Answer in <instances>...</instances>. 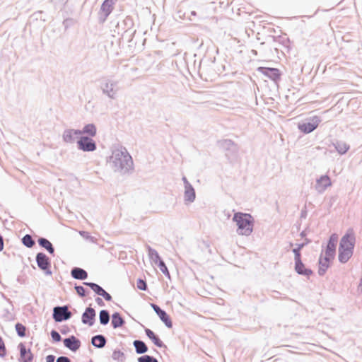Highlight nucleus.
<instances>
[{
    "label": "nucleus",
    "instance_id": "obj_1",
    "mask_svg": "<svg viewBox=\"0 0 362 362\" xmlns=\"http://www.w3.org/2000/svg\"><path fill=\"white\" fill-rule=\"evenodd\" d=\"M109 163L115 172L122 175L132 173L134 170L132 158L125 148L113 150Z\"/></svg>",
    "mask_w": 362,
    "mask_h": 362
},
{
    "label": "nucleus",
    "instance_id": "obj_2",
    "mask_svg": "<svg viewBox=\"0 0 362 362\" xmlns=\"http://www.w3.org/2000/svg\"><path fill=\"white\" fill-rule=\"evenodd\" d=\"M356 238L352 229L348 230L341 238L339 246L338 259L341 263H346L352 257Z\"/></svg>",
    "mask_w": 362,
    "mask_h": 362
},
{
    "label": "nucleus",
    "instance_id": "obj_3",
    "mask_svg": "<svg viewBox=\"0 0 362 362\" xmlns=\"http://www.w3.org/2000/svg\"><path fill=\"white\" fill-rule=\"evenodd\" d=\"M236 223V233L240 235L249 236L253 231L255 220L253 216L247 213L236 212L232 218Z\"/></svg>",
    "mask_w": 362,
    "mask_h": 362
},
{
    "label": "nucleus",
    "instance_id": "obj_4",
    "mask_svg": "<svg viewBox=\"0 0 362 362\" xmlns=\"http://www.w3.org/2000/svg\"><path fill=\"white\" fill-rule=\"evenodd\" d=\"M100 88L102 93L110 99L114 100L117 98L119 90L118 81L108 77H103L100 79Z\"/></svg>",
    "mask_w": 362,
    "mask_h": 362
},
{
    "label": "nucleus",
    "instance_id": "obj_5",
    "mask_svg": "<svg viewBox=\"0 0 362 362\" xmlns=\"http://www.w3.org/2000/svg\"><path fill=\"white\" fill-rule=\"evenodd\" d=\"M35 261L39 269L43 271L45 275L50 276L52 274L51 261L45 253L38 252L36 255Z\"/></svg>",
    "mask_w": 362,
    "mask_h": 362
},
{
    "label": "nucleus",
    "instance_id": "obj_6",
    "mask_svg": "<svg viewBox=\"0 0 362 362\" xmlns=\"http://www.w3.org/2000/svg\"><path fill=\"white\" fill-rule=\"evenodd\" d=\"M71 316L72 313L67 305L56 306L53 309L52 317L57 322L68 320Z\"/></svg>",
    "mask_w": 362,
    "mask_h": 362
},
{
    "label": "nucleus",
    "instance_id": "obj_7",
    "mask_svg": "<svg viewBox=\"0 0 362 362\" xmlns=\"http://www.w3.org/2000/svg\"><path fill=\"white\" fill-rule=\"evenodd\" d=\"M218 147L226 152L227 157L235 156L238 152V145L231 139H222L218 141Z\"/></svg>",
    "mask_w": 362,
    "mask_h": 362
},
{
    "label": "nucleus",
    "instance_id": "obj_8",
    "mask_svg": "<svg viewBox=\"0 0 362 362\" xmlns=\"http://www.w3.org/2000/svg\"><path fill=\"white\" fill-rule=\"evenodd\" d=\"M321 122V119L318 116H313L307 119V122L298 124V129L304 134H309L313 132Z\"/></svg>",
    "mask_w": 362,
    "mask_h": 362
},
{
    "label": "nucleus",
    "instance_id": "obj_9",
    "mask_svg": "<svg viewBox=\"0 0 362 362\" xmlns=\"http://www.w3.org/2000/svg\"><path fill=\"white\" fill-rule=\"evenodd\" d=\"M117 0H105L101 6L99 13V22L103 23H104L110 14L112 12L114 9V5L117 2Z\"/></svg>",
    "mask_w": 362,
    "mask_h": 362
},
{
    "label": "nucleus",
    "instance_id": "obj_10",
    "mask_svg": "<svg viewBox=\"0 0 362 362\" xmlns=\"http://www.w3.org/2000/svg\"><path fill=\"white\" fill-rule=\"evenodd\" d=\"M77 146L79 150L84 152H92L97 148L95 141L89 136H81L77 141Z\"/></svg>",
    "mask_w": 362,
    "mask_h": 362
},
{
    "label": "nucleus",
    "instance_id": "obj_11",
    "mask_svg": "<svg viewBox=\"0 0 362 362\" xmlns=\"http://www.w3.org/2000/svg\"><path fill=\"white\" fill-rule=\"evenodd\" d=\"M124 30L123 36L129 37V42L132 41L136 30H134V21L132 17L127 16L120 24H118Z\"/></svg>",
    "mask_w": 362,
    "mask_h": 362
},
{
    "label": "nucleus",
    "instance_id": "obj_12",
    "mask_svg": "<svg viewBox=\"0 0 362 362\" xmlns=\"http://www.w3.org/2000/svg\"><path fill=\"white\" fill-rule=\"evenodd\" d=\"M257 71L273 81L275 83H278L281 80V74L277 68L260 66L257 68Z\"/></svg>",
    "mask_w": 362,
    "mask_h": 362
},
{
    "label": "nucleus",
    "instance_id": "obj_13",
    "mask_svg": "<svg viewBox=\"0 0 362 362\" xmlns=\"http://www.w3.org/2000/svg\"><path fill=\"white\" fill-rule=\"evenodd\" d=\"M96 313L94 308L88 307L81 315V322L84 325H88L91 327L94 325L95 321Z\"/></svg>",
    "mask_w": 362,
    "mask_h": 362
},
{
    "label": "nucleus",
    "instance_id": "obj_14",
    "mask_svg": "<svg viewBox=\"0 0 362 362\" xmlns=\"http://www.w3.org/2000/svg\"><path fill=\"white\" fill-rule=\"evenodd\" d=\"M18 349L20 351V357L18 358L19 362L33 361L34 356L31 352L30 349H27L25 345L22 342L18 345Z\"/></svg>",
    "mask_w": 362,
    "mask_h": 362
},
{
    "label": "nucleus",
    "instance_id": "obj_15",
    "mask_svg": "<svg viewBox=\"0 0 362 362\" xmlns=\"http://www.w3.org/2000/svg\"><path fill=\"white\" fill-rule=\"evenodd\" d=\"M337 234H332L328 240L326 250L325 251V255L331 258H334L336 255V246L337 243Z\"/></svg>",
    "mask_w": 362,
    "mask_h": 362
},
{
    "label": "nucleus",
    "instance_id": "obj_16",
    "mask_svg": "<svg viewBox=\"0 0 362 362\" xmlns=\"http://www.w3.org/2000/svg\"><path fill=\"white\" fill-rule=\"evenodd\" d=\"M332 182L328 175H321L316 180L315 188L318 193H323L326 189L331 186Z\"/></svg>",
    "mask_w": 362,
    "mask_h": 362
},
{
    "label": "nucleus",
    "instance_id": "obj_17",
    "mask_svg": "<svg viewBox=\"0 0 362 362\" xmlns=\"http://www.w3.org/2000/svg\"><path fill=\"white\" fill-rule=\"evenodd\" d=\"M63 342L64 346L73 352L78 350L81 345V341L74 335L64 339Z\"/></svg>",
    "mask_w": 362,
    "mask_h": 362
},
{
    "label": "nucleus",
    "instance_id": "obj_18",
    "mask_svg": "<svg viewBox=\"0 0 362 362\" xmlns=\"http://www.w3.org/2000/svg\"><path fill=\"white\" fill-rule=\"evenodd\" d=\"M295 261V271L299 275L309 276L313 274L310 269L305 268V264L301 260V257H294Z\"/></svg>",
    "mask_w": 362,
    "mask_h": 362
},
{
    "label": "nucleus",
    "instance_id": "obj_19",
    "mask_svg": "<svg viewBox=\"0 0 362 362\" xmlns=\"http://www.w3.org/2000/svg\"><path fill=\"white\" fill-rule=\"evenodd\" d=\"M79 135H81L79 129H67L64 131L62 139L65 143L73 144Z\"/></svg>",
    "mask_w": 362,
    "mask_h": 362
},
{
    "label": "nucleus",
    "instance_id": "obj_20",
    "mask_svg": "<svg viewBox=\"0 0 362 362\" xmlns=\"http://www.w3.org/2000/svg\"><path fill=\"white\" fill-rule=\"evenodd\" d=\"M333 259V258H331L329 257L324 256L321 255L319 258V269H318V274L320 276H324L326 273L327 269L329 267V262Z\"/></svg>",
    "mask_w": 362,
    "mask_h": 362
},
{
    "label": "nucleus",
    "instance_id": "obj_21",
    "mask_svg": "<svg viewBox=\"0 0 362 362\" xmlns=\"http://www.w3.org/2000/svg\"><path fill=\"white\" fill-rule=\"evenodd\" d=\"M196 199V193L192 185L185 187L184 201L186 204L194 202Z\"/></svg>",
    "mask_w": 362,
    "mask_h": 362
},
{
    "label": "nucleus",
    "instance_id": "obj_22",
    "mask_svg": "<svg viewBox=\"0 0 362 362\" xmlns=\"http://www.w3.org/2000/svg\"><path fill=\"white\" fill-rule=\"evenodd\" d=\"M79 132L81 135L86 134V136L93 138L97 134V128L94 124L90 123L86 124L82 129H79Z\"/></svg>",
    "mask_w": 362,
    "mask_h": 362
},
{
    "label": "nucleus",
    "instance_id": "obj_23",
    "mask_svg": "<svg viewBox=\"0 0 362 362\" xmlns=\"http://www.w3.org/2000/svg\"><path fill=\"white\" fill-rule=\"evenodd\" d=\"M111 325L114 329L122 327L125 324L124 319L118 312L114 313L112 316Z\"/></svg>",
    "mask_w": 362,
    "mask_h": 362
},
{
    "label": "nucleus",
    "instance_id": "obj_24",
    "mask_svg": "<svg viewBox=\"0 0 362 362\" xmlns=\"http://www.w3.org/2000/svg\"><path fill=\"white\" fill-rule=\"evenodd\" d=\"M107 343L106 337L103 334H97L91 338V344L93 346L98 349L105 347Z\"/></svg>",
    "mask_w": 362,
    "mask_h": 362
},
{
    "label": "nucleus",
    "instance_id": "obj_25",
    "mask_svg": "<svg viewBox=\"0 0 362 362\" xmlns=\"http://www.w3.org/2000/svg\"><path fill=\"white\" fill-rule=\"evenodd\" d=\"M71 276L77 280H85L88 278L87 272L80 267H74L71 270Z\"/></svg>",
    "mask_w": 362,
    "mask_h": 362
},
{
    "label": "nucleus",
    "instance_id": "obj_26",
    "mask_svg": "<svg viewBox=\"0 0 362 362\" xmlns=\"http://www.w3.org/2000/svg\"><path fill=\"white\" fill-rule=\"evenodd\" d=\"M39 245L45 248L50 255H54V247L52 243L45 238H40L37 240Z\"/></svg>",
    "mask_w": 362,
    "mask_h": 362
},
{
    "label": "nucleus",
    "instance_id": "obj_27",
    "mask_svg": "<svg viewBox=\"0 0 362 362\" xmlns=\"http://www.w3.org/2000/svg\"><path fill=\"white\" fill-rule=\"evenodd\" d=\"M13 305H9L8 307H5L2 310L1 317L6 321H12L15 319V314L13 312Z\"/></svg>",
    "mask_w": 362,
    "mask_h": 362
},
{
    "label": "nucleus",
    "instance_id": "obj_28",
    "mask_svg": "<svg viewBox=\"0 0 362 362\" xmlns=\"http://www.w3.org/2000/svg\"><path fill=\"white\" fill-rule=\"evenodd\" d=\"M135 351L137 354H143L148 351L147 345L141 340L136 339L133 341Z\"/></svg>",
    "mask_w": 362,
    "mask_h": 362
},
{
    "label": "nucleus",
    "instance_id": "obj_29",
    "mask_svg": "<svg viewBox=\"0 0 362 362\" xmlns=\"http://www.w3.org/2000/svg\"><path fill=\"white\" fill-rule=\"evenodd\" d=\"M336 151L341 155L346 153L349 149V145L341 141H337L333 144Z\"/></svg>",
    "mask_w": 362,
    "mask_h": 362
},
{
    "label": "nucleus",
    "instance_id": "obj_30",
    "mask_svg": "<svg viewBox=\"0 0 362 362\" xmlns=\"http://www.w3.org/2000/svg\"><path fill=\"white\" fill-rule=\"evenodd\" d=\"M147 247V250H148V256H149V258L156 264H158L160 260H163L160 256H159V254L158 252L153 248H152L151 247H150L149 245H147L146 246Z\"/></svg>",
    "mask_w": 362,
    "mask_h": 362
},
{
    "label": "nucleus",
    "instance_id": "obj_31",
    "mask_svg": "<svg viewBox=\"0 0 362 362\" xmlns=\"http://www.w3.org/2000/svg\"><path fill=\"white\" fill-rule=\"evenodd\" d=\"M110 315L107 310H101L99 313V320L102 325H107L110 322Z\"/></svg>",
    "mask_w": 362,
    "mask_h": 362
},
{
    "label": "nucleus",
    "instance_id": "obj_32",
    "mask_svg": "<svg viewBox=\"0 0 362 362\" xmlns=\"http://www.w3.org/2000/svg\"><path fill=\"white\" fill-rule=\"evenodd\" d=\"M158 316L159 317L160 320L165 324V325L168 328L173 327L172 320H171L170 316L168 315V313L165 310H163L160 313V315H158Z\"/></svg>",
    "mask_w": 362,
    "mask_h": 362
},
{
    "label": "nucleus",
    "instance_id": "obj_33",
    "mask_svg": "<svg viewBox=\"0 0 362 362\" xmlns=\"http://www.w3.org/2000/svg\"><path fill=\"white\" fill-rule=\"evenodd\" d=\"M112 358L114 361L118 362H124L126 357L124 353L120 350H114L112 354Z\"/></svg>",
    "mask_w": 362,
    "mask_h": 362
},
{
    "label": "nucleus",
    "instance_id": "obj_34",
    "mask_svg": "<svg viewBox=\"0 0 362 362\" xmlns=\"http://www.w3.org/2000/svg\"><path fill=\"white\" fill-rule=\"evenodd\" d=\"M22 243L27 247L31 248L35 244V240L32 238V236L29 234H26L22 238Z\"/></svg>",
    "mask_w": 362,
    "mask_h": 362
},
{
    "label": "nucleus",
    "instance_id": "obj_35",
    "mask_svg": "<svg viewBox=\"0 0 362 362\" xmlns=\"http://www.w3.org/2000/svg\"><path fill=\"white\" fill-rule=\"evenodd\" d=\"M310 243L309 240H306L305 243H302L296 245V247L293 249L294 257H301L300 250Z\"/></svg>",
    "mask_w": 362,
    "mask_h": 362
},
{
    "label": "nucleus",
    "instance_id": "obj_36",
    "mask_svg": "<svg viewBox=\"0 0 362 362\" xmlns=\"http://www.w3.org/2000/svg\"><path fill=\"white\" fill-rule=\"evenodd\" d=\"M17 334L20 337H24L26 335V327L23 324L18 322L15 325Z\"/></svg>",
    "mask_w": 362,
    "mask_h": 362
},
{
    "label": "nucleus",
    "instance_id": "obj_37",
    "mask_svg": "<svg viewBox=\"0 0 362 362\" xmlns=\"http://www.w3.org/2000/svg\"><path fill=\"white\" fill-rule=\"evenodd\" d=\"M156 264L159 267L160 270L163 272V274L167 278H168L170 279V274L168 269L165 263L164 262V261L163 260H160V262L158 264Z\"/></svg>",
    "mask_w": 362,
    "mask_h": 362
},
{
    "label": "nucleus",
    "instance_id": "obj_38",
    "mask_svg": "<svg viewBox=\"0 0 362 362\" xmlns=\"http://www.w3.org/2000/svg\"><path fill=\"white\" fill-rule=\"evenodd\" d=\"M85 286H88L91 290H93L94 291V293L95 294H98L99 293V291L101 290V288H103L102 286H100V285L95 284V283H93V282H83V283Z\"/></svg>",
    "mask_w": 362,
    "mask_h": 362
},
{
    "label": "nucleus",
    "instance_id": "obj_39",
    "mask_svg": "<svg viewBox=\"0 0 362 362\" xmlns=\"http://www.w3.org/2000/svg\"><path fill=\"white\" fill-rule=\"evenodd\" d=\"M74 288L77 293V294L80 296V297H86L87 295H88V291L83 286H78V285H76L74 286Z\"/></svg>",
    "mask_w": 362,
    "mask_h": 362
},
{
    "label": "nucleus",
    "instance_id": "obj_40",
    "mask_svg": "<svg viewBox=\"0 0 362 362\" xmlns=\"http://www.w3.org/2000/svg\"><path fill=\"white\" fill-rule=\"evenodd\" d=\"M138 362H158V361L152 356L144 355L138 358Z\"/></svg>",
    "mask_w": 362,
    "mask_h": 362
},
{
    "label": "nucleus",
    "instance_id": "obj_41",
    "mask_svg": "<svg viewBox=\"0 0 362 362\" xmlns=\"http://www.w3.org/2000/svg\"><path fill=\"white\" fill-rule=\"evenodd\" d=\"M151 340L153 341V343L158 347L159 348H166V346L165 344L160 339V338L158 337V336H157L156 334L155 336H153V337L152 339H151Z\"/></svg>",
    "mask_w": 362,
    "mask_h": 362
},
{
    "label": "nucleus",
    "instance_id": "obj_42",
    "mask_svg": "<svg viewBox=\"0 0 362 362\" xmlns=\"http://www.w3.org/2000/svg\"><path fill=\"white\" fill-rule=\"evenodd\" d=\"M136 286L138 288V289L141 290V291H146L147 288H148V286H147V284L146 282V281L141 279H138L137 281H136Z\"/></svg>",
    "mask_w": 362,
    "mask_h": 362
},
{
    "label": "nucleus",
    "instance_id": "obj_43",
    "mask_svg": "<svg viewBox=\"0 0 362 362\" xmlns=\"http://www.w3.org/2000/svg\"><path fill=\"white\" fill-rule=\"evenodd\" d=\"M50 335L52 340L55 342H59L62 340L61 335L59 334L57 331L54 329L51 331Z\"/></svg>",
    "mask_w": 362,
    "mask_h": 362
},
{
    "label": "nucleus",
    "instance_id": "obj_44",
    "mask_svg": "<svg viewBox=\"0 0 362 362\" xmlns=\"http://www.w3.org/2000/svg\"><path fill=\"white\" fill-rule=\"evenodd\" d=\"M6 355V349L4 341L1 337H0V357H4Z\"/></svg>",
    "mask_w": 362,
    "mask_h": 362
},
{
    "label": "nucleus",
    "instance_id": "obj_45",
    "mask_svg": "<svg viewBox=\"0 0 362 362\" xmlns=\"http://www.w3.org/2000/svg\"><path fill=\"white\" fill-rule=\"evenodd\" d=\"M80 234L82 237H83L85 239L90 240L92 243H95L96 239L91 236L88 232L86 231H81Z\"/></svg>",
    "mask_w": 362,
    "mask_h": 362
},
{
    "label": "nucleus",
    "instance_id": "obj_46",
    "mask_svg": "<svg viewBox=\"0 0 362 362\" xmlns=\"http://www.w3.org/2000/svg\"><path fill=\"white\" fill-rule=\"evenodd\" d=\"M177 17L180 19H189V20H191L190 17L189 16H186V13L185 12H183L182 10H179L177 11Z\"/></svg>",
    "mask_w": 362,
    "mask_h": 362
},
{
    "label": "nucleus",
    "instance_id": "obj_47",
    "mask_svg": "<svg viewBox=\"0 0 362 362\" xmlns=\"http://www.w3.org/2000/svg\"><path fill=\"white\" fill-rule=\"evenodd\" d=\"M151 306L157 315H160V313L163 310L155 303H151Z\"/></svg>",
    "mask_w": 362,
    "mask_h": 362
},
{
    "label": "nucleus",
    "instance_id": "obj_48",
    "mask_svg": "<svg viewBox=\"0 0 362 362\" xmlns=\"http://www.w3.org/2000/svg\"><path fill=\"white\" fill-rule=\"evenodd\" d=\"M56 362H71V359L67 356H59L57 358Z\"/></svg>",
    "mask_w": 362,
    "mask_h": 362
},
{
    "label": "nucleus",
    "instance_id": "obj_49",
    "mask_svg": "<svg viewBox=\"0 0 362 362\" xmlns=\"http://www.w3.org/2000/svg\"><path fill=\"white\" fill-rule=\"evenodd\" d=\"M145 333L146 336L151 339L153 337V336L156 335V334L150 329L146 328L145 329Z\"/></svg>",
    "mask_w": 362,
    "mask_h": 362
},
{
    "label": "nucleus",
    "instance_id": "obj_50",
    "mask_svg": "<svg viewBox=\"0 0 362 362\" xmlns=\"http://www.w3.org/2000/svg\"><path fill=\"white\" fill-rule=\"evenodd\" d=\"M72 20L70 18H66L63 21V25L65 28V29H67L68 27L71 25Z\"/></svg>",
    "mask_w": 362,
    "mask_h": 362
},
{
    "label": "nucleus",
    "instance_id": "obj_51",
    "mask_svg": "<svg viewBox=\"0 0 362 362\" xmlns=\"http://www.w3.org/2000/svg\"><path fill=\"white\" fill-rule=\"evenodd\" d=\"M103 298L106 300V301H111L112 298L111 296V295L110 293H108L107 291H105V293H104V295L103 296Z\"/></svg>",
    "mask_w": 362,
    "mask_h": 362
},
{
    "label": "nucleus",
    "instance_id": "obj_52",
    "mask_svg": "<svg viewBox=\"0 0 362 362\" xmlns=\"http://www.w3.org/2000/svg\"><path fill=\"white\" fill-rule=\"evenodd\" d=\"M55 356L54 355H48L46 356V362H54Z\"/></svg>",
    "mask_w": 362,
    "mask_h": 362
},
{
    "label": "nucleus",
    "instance_id": "obj_53",
    "mask_svg": "<svg viewBox=\"0 0 362 362\" xmlns=\"http://www.w3.org/2000/svg\"><path fill=\"white\" fill-rule=\"evenodd\" d=\"M95 302L100 306H104L105 305L104 301L100 297H97L95 298Z\"/></svg>",
    "mask_w": 362,
    "mask_h": 362
},
{
    "label": "nucleus",
    "instance_id": "obj_54",
    "mask_svg": "<svg viewBox=\"0 0 362 362\" xmlns=\"http://www.w3.org/2000/svg\"><path fill=\"white\" fill-rule=\"evenodd\" d=\"M182 181H183V183H184V187H188V186H190L192 185L189 181L187 180V177L185 176H183L182 178Z\"/></svg>",
    "mask_w": 362,
    "mask_h": 362
},
{
    "label": "nucleus",
    "instance_id": "obj_55",
    "mask_svg": "<svg viewBox=\"0 0 362 362\" xmlns=\"http://www.w3.org/2000/svg\"><path fill=\"white\" fill-rule=\"evenodd\" d=\"M4 238L1 235H0V252H1L4 250Z\"/></svg>",
    "mask_w": 362,
    "mask_h": 362
},
{
    "label": "nucleus",
    "instance_id": "obj_56",
    "mask_svg": "<svg viewBox=\"0 0 362 362\" xmlns=\"http://www.w3.org/2000/svg\"><path fill=\"white\" fill-rule=\"evenodd\" d=\"M17 281L19 282L20 284H24V279H23V276H18V278H17Z\"/></svg>",
    "mask_w": 362,
    "mask_h": 362
},
{
    "label": "nucleus",
    "instance_id": "obj_57",
    "mask_svg": "<svg viewBox=\"0 0 362 362\" xmlns=\"http://www.w3.org/2000/svg\"><path fill=\"white\" fill-rule=\"evenodd\" d=\"M105 290L102 288L101 290L99 291V293L98 294V296H102L104 295V293H105Z\"/></svg>",
    "mask_w": 362,
    "mask_h": 362
},
{
    "label": "nucleus",
    "instance_id": "obj_58",
    "mask_svg": "<svg viewBox=\"0 0 362 362\" xmlns=\"http://www.w3.org/2000/svg\"><path fill=\"white\" fill-rule=\"evenodd\" d=\"M190 15L195 16H197V13H196V11H191Z\"/></svg>",
    "mask_w": 362,
    "mask_h": 362
},
{
    "label": "nucleus",
    "instance_id": "obj_59",
    "mask_svg": "<svg viewBox=\"0 0 362 362\" xmlns=\"http://www.w3.org/2000/svg\"><path fill=\"white\" fill-rule=\"evenodd\" d=\"M305 232H304V231L301 232L300 235H301L302 237L305 236Z\"/></svg>",
    "mask_w": 362,
    "mask_h": 362
},
{
    "label": "nucleus",
    "instance_id": "obj_60",
    "mask_svg": "<svg viewBox=\"0 0 362 362\" xmlns=\"http://www.w3.org/2000/svg\"><path fill=\"white\" fill-rule=\"evenodd\" d=\"M305 215V213L304 212H302V214L301 216H303Z\"/></svg>",
    "mask_w": 362,
    "mask_h": 362
}]
</instances>
